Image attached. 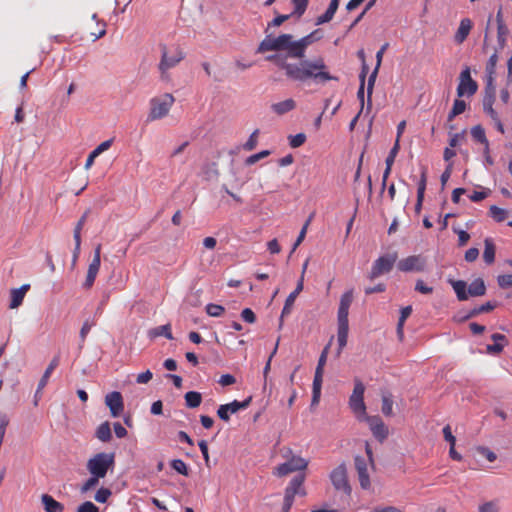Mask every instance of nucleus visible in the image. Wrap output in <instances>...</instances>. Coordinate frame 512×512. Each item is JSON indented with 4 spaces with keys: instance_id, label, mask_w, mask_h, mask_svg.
Listing matches in <instances>:
<instances>
[{
    "instance_id": "nucleus-50",
    "label": "nucleus",
    "mask_w": 512,
    "mask_h": 512,
    "mask_svg": "<svg viewBox=\"0 0 512 512\" xmlns=\"http://www.w3.org/2000/svg\"><path fill=\"white\" fill-rule=\"evenodd\" d=\"M495 99H483V110L484 112L489 115L492 119H497L498 117V114L497 112L493 109V103H494Z\"/></svg>"
},
{
    "instance_id": "nucleus-53",
    "label": "nucleus",
    "mask_w": 512,
    "mask_h": 512,
    "mask_svg": "<svg viewBox=\"0 0 512 512\" xmlns=\"http://www.w3.org/2000/svg\"><path fill=\"white\" fill-rule=\"evenodd\" d=\"M400 150V143H399V140L396 139L395 143H394V146L392 147V149L390 150L387 158H386V161H385V164L389 167V166H392L394 161H395V158L398 154Z\"/></svg>"
},
{
    "instance_id": "nucleus-40",
    "label": "nucleus",
    "mask_w": 512,
    "mask_h": 512,
    "mask_svg": "<svg viewBox=\"0 0 512 512\" xmlns=\"http://www.w3.org/2000/svg\"><path fill=\"white\" fill-rule=\"evenodd\" d=\"M309 0H292V4L294 5V11L291 15H296L297 17H301L308 6Z\"/></svg>"
},
{
    "instance_id": "nucleus-29",
    "label": "nucleus",
    "mask_w": 512,
    "mask_h": 512,
    "mask_svg": "<svg viewBox=\"0 0 512 512\" xmlns=\"http://www.w3.org/2000/svg\"><path fill=\"white\" fill-rule=\"evenodd\" d=\"M184 399H185V405L190 409L197 408L202 403V395L200 392H197V391L187 392L184 395Z\"/></svg>"
},
{
    "instance_id": "nucleus-44",
    "label": "nucleus",
    "mask_w": 512,
    "mask_h": 512,
    "mask_svg": "<svg viewBox=\"0 0 512 512\" xmlns=\"http://www.w3.org/2000/svg\"><path fill=\"white\" fill-rule=\"evenodd\" d=\"M206 313L212 317H220L224 312L225 308L222 305L210 303L206 306Z\"/></svg>"
},
{
    "instance_id": "nucleus-38",
    "label": "nucleus",
    "mask_w": 512,
    "mask_h": 512,
    "mask_svg": "<svg viewBox=\"0 0 512 512\" xmlns=\"http://www.w3.org/2000/svg\"><path fill=\"white\" fill-rule=\"evenodd\" d=\"M497 61H498V55H497V51H495L490 56L489 60L486 63V67H485L486 77H489V76L494 77L495 76Z\"/></svg>"
},
{
    "instance_id": "nucleus-11",
    "label": "nucleus",
    "mask_w": 512,
    "mask_h": 512,
    "mask_svg": "<svg viewBox=\"0 0 512 512\" xmlns=\"http://www.w3.org/2000/svg\"><path fill=\"white\" fill-rule=\"evenodd\" d=\"M364 392H365L364 384L362 383V381L360 379L355 378L353 393L349 399L350 407L355 413L361 412V413L365 414L366 406L364 403Z\"/></svg>"
},
{
    "instance_id": "nucleus-9",
    "label": "nucleus",
    "mask_w": 512,
    "mask_h": 512,
    "mask_svg": "<svg viewBox=\"0 0 512 512\" xmlns=\"http://www.w3.org/2000/svg\"><path fill=\"white\" fill-rule=\"evenodd\" d=\"M478 84L471 77L470 67L466 66L460 73L459 76V84L457 87V95L458 97H463L465 95L472 96L477 92Z\"/></svg>"
},
{
    "instance_id": "nucleus-16",
    "label": "nucleus",
    "mask_w": 512,
    "mask_h": 512,
    "mask_svg": "<svg viewBox=\"0 0 512 512\" xmlns=\"http://www.w3.org/2000/svg\"><path fill=\"white\" fill-rule=\"evenodd\" d=\"M105 404L109 407L110 413L113 417H119L124 411V401L122 394L118 391H113L106 395Z\"/></svg>"
},
{
    "instance_id": "nucleus-24",
    "label": "nucleus",
    "mask_w": 512,
    "mask_h": 512,
    "mask_svg": "<svg viewBox=\"0 0 512 512\" xmlns=\"http://www.w3.org/2000/svg\"><path fill=\"white\" fill-rule=\"evenodd\" d=\"M411 313H412L411 305L403 307L400 311V317H399V320L397 323V328H396L397 336L400 341H402L404 338V331H403L404 323H405L406 319L411 315Z\"/></svg>"
},
{
    "instance_id": "nucleus-7",
    "label": "nucleus",
    "mask_w": 512,
    "mask_h": 512,
    "mask_svg": "<svg viewBox=\"0 0 512 512\" xmlns=\"http://www.w3.org/2000/svg\"><path fill=\"white\" fill-rule=\"evenodd\" d=\"M396 261H397V253L396 252L390 253V254H385V255L379 257L377 260H375V262L371 268V271L368 275V278L370 280H374L383 274L389 273L393 269V266Z\"/></svg>"
},
{
    "instance_id": "nucleus-45",
    "label": "nucleus",
    "mask_w": 512,
    "mask_h": 512,
    "mask_svg": "<svg viewBox=\"0 0 512 512\" xmlns=\"http://www.w3.org/2000/svg\"><path fill=\"white\" fill-rule=\"evenodd\" d=\"M291 16V14L277 15L272 21L268 22L265 33H268L272 27H278L282 25L285 21L290 19Z\"/></svg>"
},
{
    "instance_id": "nucleus-15",
    "label": "nucleus",
    "mask_w": 512,
    "mask_h": 512,
    "mask_svg": "<svg viewBox=\"0 0 512 512\" xmlns=\"http://www.w3.org/2000/svg\"><path fill=\"white\" fill-rule=\"evenodd\" d=\"M365 420L373 433V436L382 443L389 435L388 427L380 416H366Z\"/></svg>"
},
{
    "instance_id": "nucleus-39",
    "label": "nucleus",
    "mask_w": 512,
    "mask_h": 512,
    "mask_svg": "<svg viewBox=\"0 0 512 512\" xmlns=\"http://www.w3.org/2000/svg\"><path fill=\"white\" fill-rule=\"evenodd\" d=\"M170 466L172 469H174L177 473L183 475V476H189V468L185 464L184 461L181 459H174L170 462Z\"/></svg>"
},
{
    "instance_id": "nucleus-23",
    "label": "nucleus",
    "mask_w": 512,
    "mask_h": 512,
    "mask_svg": "<svg viewBox=\"0 0 512 512\" xmlns=\"http://www.w3.org/2000/svg\"><path fill=\"white\" fill-rule=\"evenodd\" d=\"M483 260L486 264L491 265L495 261L496 246L492 238H485L484 240Z\"/></svg>"
},
{
    "instance_id": "nucleus-20",
    "label": "nucleus",
    "mask_w": 512,
    "mask_h": 512,
    "mask_svg": "<svg viewBox=\"0 0 512 512\" xmlns=\"http://www.w3.org/2000/svg\"><path fill=\"white\" fill-rule=\"evenodd\" d=\"M332 340H333V337H331L329 343L324 347V349L322 350V352L320 354V357H319V360H318V364H317V367H316V370H315V375H314V379L315 380H322L323 381L324 366H325L326 361H327V356H328V353H329V349H330V345H331Z\"/></svg>"
},
{
    "instance_id": "nucleus-57",
    "label": "nucleus",
    "mask_w": 512,
    "mask_h": 512,
    "mask_svg": "<svg viewBox=\"0 0 512 512\" xmlns=\"http://www.w3.org/2000/svg\"><path fill=\"white\" fill-rule=\"evenodd\" d=\"M476 450L479 454L484 456L490 462H493L497 459V455L493 451H491L488 447L477 446Z\"/></svg>"
},
{
    "instance_id": "nucleus-62",
    "label": "nucleus",
    "mask_w": 512,
    "mask_h": 512,
    "mask_svg": "<svg viewBox=\"0 0 512 512\" xmlns=\"http://www.w3.org/2000/svg\"><path fill=\"white\" fill-rule=\"evenodd\" d=\"M241 318L247 323H254L256 321V315L250 308H245L241 312Z\"/></svg>"
},
{
    "instance_id": "nucleus-59",
    "label": "nucleus",
    "mask_w": 512,
    "mask_h": 512,
    "mask_svg": "<svg viewBox=\"0 0 512 512\" xmlns=\"http://www.w3.org/2000/svg\"><path fill=\"white\" fill-rule=\"evenodd\" d=\"M497 282L500 288L507 289L509 287H512V275L506 274V275H499L497 278Z\"/></svg>"
},
{
    "instance_id": "nucleus-18",
    "label": "nucleus",
    "mask_w": 512,
    "mask_h": 512,
    "mask_svg": "<svg viewBox=\"0 0 512 512\" xmlns=\"http://www.w3.org/2000/svg\"><path fill=\"white\" fill-rule=\"evenodd\" d=\"M29 289V284H24L20 288L12 289L10 293L11 302L9 307L11 309L17 308L22 303L24 296L29 291Z\"/></svg>"
},
{
    "instance_id": "nucleus-36",
    "label": "nucleus",
    "mask_w": 512,
    "mask_h": 512,
    "mask_svg": "<svg viewBox=\"0 0 512 512\" xmlns=\"http://www.w3.org/2000/svg\"><path fill=\"white\" fill-rule=\"evenodd\" d=\"M489 215L498 223L503 222L507 217V211L496 205L490 206Z\"/></svg>"
},
{
    "instance_id": "nucleus-49",
    "label": "nucleus",
    "mask_w": 512,
    "mask_h": 512,
    "mask_svg": "<svg viewBox=\"0 0 512 512\" xmlns=\"http://www.w3.org/2000/svg\"><path fill=\"white\" fill-rule=\"evenodd\" d=\"M508 33H509V30L506 25H500V27H497V40H498L499 47L501 49H503L505 46L506 37H507Z\"/></svg>"
},
{
    "instance_id": "nucleus-1",
    "label": "nucleus",
    "mask_w": 512,
    "mask_h": 512,
    "mask_svg": "<svg viewBox=\"0 0 512 512\" xmlns=\"http://www.w3.org/2000/svg\"><path fill=\"white\" fill-rule=\"evenodd\" d=\"M291 58L288 52L283 54H272L265 57V60L275 64L279 69L285 71V75L292 81L306 83L309 80L315 84H325L330 80H338V77L327 71V66L322 57L314 60H299V63H288Z\"/></svg>"
},
{
    "instance_id": "nucleus-12",
    "label": "nucleus",
    "mask_w": 512,
    "mask_h": 512,
    "mask_svg": "<svg viewBox=\"0 0 512 512\" xmlns=\"http://www.w3.org/2000/svg\"><path fill=\"white\" fill-rule=\"evenodd\" d=\"M161 61L159 63V70L161 71L162 78L166 76V71L176 66L180 61L184 59V53L181 49L176 48L175 53L172 56H168L167 47L161 45Z\"/></svg>"
},
{
    "instance_id": "nucleus-6",
    "label": "nucleus",
    "mask_w": 512,
    "mask_h": 512,
    "mask_svg": "<svg viewBox=\"0 0 512 512\" xmlns=\"http://www.w3.org/2000/svg\"><path fill=\"white\" fill-rule=\"evenodd\" d=\"M323 37V32L321 29H316L310 34L302 37L301 39L294 41L292 39V47H291V54L292 58L299 59V60H307L305 58L306 49L308 46L313 44L316 41H319Z\"/></svg>"
},
{
    "instance_id": "nucleus-5",
    "label": "nucleus",
    "mask_w": 512,
    "mask_h": 512,
    "mask_svg": "<svg viewBox=\"0 0 512 512\" xmlns=\"http://www.w3.org/2000/svg\"><path fill=\"white\" fill-rule=\"evenodd\" d=\"M293 36L291 34H281L278 37H272V34H267L264 40L260 42L256 53H265L268 51H288V55L292 58Z\"/></svg>"
},
{
    "instance_id": "nucleus-4",
    "label": "nucleus",
    "mask_w": 512,
    "mask_h": 512,
    "mask_svg": "<svg viewBox=\"0 0 512 512\" xmlns=\"http://www.w3.org/2000/svg\"><path fill=\"white\" fill-rule=\"evenodd\" d=\"M115 465L114 453H97L90 458L87 462V470L93 476L100 479L104 478L109 470H112Z\"/></svg>"
},
{
    "instance_id": "nucleus-31",
    "label": "nucleus",
    "mask_w": 512,
    "mask_h": 512,
    "mask_svg": "<svg viewBox=\"0 0 512 512\" xmlns=\"http://www.w3.org/2000/svg\"><path fill=\"white\" fill-rule=\"evenodd\" d=\"M297 298L296 293H290L288 297L286 298L284 307L282 309V313L279 320V329L283 327V319L285 316L289 315L291 313L292 307L294 305L295 299Z\"/></svg>"
},
{
    "instance_id": "nucleus-52",
    "label": "nucleus",
    "mask_w": 512,
    "mask_h": 512,
    "mask_svg": "<svg viewBox=\"0 0 512 512\" xmlns=\"http://www.w3.org/2000/svg\"><path fill=\"white\" fill-rule=\"evenodd\" d=\"M100 478L91 475L90 478H88L84 484L81 486L80 491L81 493H86L89 490L95 488L99 484Z\"/></svg>"
},
{
    "instance_id": "nucleus-60",
    "label": "nucleus",
    "mask_w": 512,
    "mask_h": 512,
    "mask_svg": "<svg viewBox=\"0 0 512 512\" xmlns=\"http://www.w3.org/2000/svg\"><path fill=\"white\" fill-rule=\"evenodd\" d=\"M97 273L98 271L88 268L86 280L83 284L85 289H90L93 286Z\"/></svg>"
},
{
    "instance_id": "nucleus-37",
    "label": "nucleus",
    "mask_w": 512,
    "mask_h": 512,
    "mask_svg": "<svg viewBox=\"0 0 512 512\" xmlns=\"http://www.w3.org/2000/svg\"><path fill=\"white\" fill-rule=\"evenodd\" d=\"M91 210L90 209H87L84 214L81 216V218L79 219V221L77 222L75 228H74V240L75 241H78L81 242V231L83 229V226L87 220V217L88 215L90 214Z\"/></svg>"
},
{
    "instance_id": "nucleus-2",
    "label": "nucleus",
    "mask_w": 512,
    "mask_h": 512,
    "mask_svg": "<svg viewBox=\"0 0 512 512\" xmlns=\"http://www.w3.org/2000/svg\"><path fill=\"white\" fill-rule=\"evenodd\" d=\"M353 301V291L349 290L345 292L341 298L337 313V321H338V349H337V357L340 356L343 348L347 344L348 332H349V307Z\"/></svg>"
},
{
    "instance_id": "nucleus-30",
    "label": "nucleus",
    "mask_w": 512,
    "mask_h": 512,
    "mask_svg": "<svg viewBox=\"0 0 512 512\" xmlns=\"http://www.w3.org/2000/svg\"><path fill=\"white\" fill-rule=\"evenodd\" d=\"M95 436L102 442H109L112 439L110 423L108 421L103 422L96 429Z\"/></svg>"
},
{
    "instance_id": "nucleus-51",
    "label": "nucleus",
    "mask_w": 512,
    "mask_h": 512,
    "mask_svg": "<svg viewBox=\"0 0 512 512\" xmlns=\"http://www.w3.org/2000/svg\"><path fill=\"white\" fill-rule=\"evenodd\" d=\"M311 218H312V215L307 219V221L305 222V224L303 225L293 247H292V250L290 252V255L297 249V247L302 243V241L304 240L305 236H306V232H307V227L311 221Z\"/></svg>"
},
{
    "instance_id": "nucleus-26",
    "label": "nucleus",
    "mask_w": 512,
    "mask_h": 512,
    "mask_svg": "<svg viewBox=\"0 0 512 512\" xmlns=\"http://www.w3.org/2000/svg\"><path fill=\"white\" fill-rule=\"evenodd\" d=\"M498 305H499V303L497 301H488V302L482 304L481 306L475 307L472 310H470L467 313V317L466 318H474V317L478 316L481 313L491 312L496 307H498Z\"/></svg>"
},
{
    "instance_id": "nucleus-21",
    "label": "nucleus",
    "mask_w": 512,
    "mask_h": 512,
    "mask_svg": "<svg viewBox=\"0 0 512 512\" xmlns=\"http://www.w3.org/2000/svg\"><path fill=\"white\" fill-rule=\"evenodd\" d=\"M472 21L469 18H464L461 20L459 28L454 36V39L457 43H463L472 29Z\"/></svg>"
},
{
    "instance_id": "nucleus-33",
    "label": "nucleus",
    "mask_w": 512,
    "mask_h": 512,
    "mask_svg": "<svg viewBox=\"0 0 512 512\" xmlns=\"http://www.w3.org/2000/svg\"><path fill=\"white\" fill-rule=\"evenodd\" d=\"M471 135L475 141L483 144L484 146H488L489 141L486 137L484 128L480 124L472 127Z\"/></svg>"
},
{
    "instance_id": "nucleus-28",
    "label": "nucleus",
    "mask_w": 512,
    "mask_h": 512,
    "mask_svg": "<svg viewBox=\"0 0 512 512\" xmlns=\"http://www.w3.org/2000/svg\"><path fill=\"white\" fill-rule=\"evenodd\" d=\"M59 360L58 358H54L50 364L48 365L47 369L45 370L42 378L39 381L38 388L35 394V397L39 394V392L46 386L48 379L53 372V370L58 366Z\"/></svg>"
},
{
    "instance_id": "nucleus-42",
    "label": "nucleus",
    "mask_w": 512,
    "mask_h": 512,
    "mask_svg": "<svg viewBox=\"0 0 512 512\" xmlns=\"http://www.w3.org/2000/svg\"><path fill=\"white\" fill-rule=\"evenodd\" d=\"M230 404H222L217 409V416L225 422L230 420V413H234L232 408H230Z\"/></svg>"
},
{
    "instance_id": "nucleus-58",
    "label": "nucleus",
    "mask_w": 512,
    "mask_h": 512,
    "mask_svg": "<svg viewBox=\"0 0 512 512\" xmlns=\"http://www.w3.org/2000/svg\"><path fill=\"white\" fill-rule=\"evenodd\" d=\"M76 512H100L99 507L91 501H85L78 506Z\"/></svg>"
},
{
    "instance_id": "nucleus-17",
    "label": "nucleus",
    "mask_w": 512,
    "mask_h": 512,
    "mask_svg": "<svg viewBox=\"0 0 512 512\" xmlns=\"http://www.w3.org/2000/svg\"><path fill=\"white\" fill-rule=\"evenodd\" d=\"M354 462H355L356 471L358 473V479H359L360 486L363 489H368L371 485V482H370V477H369L368 470H367L366 459L362 456L357 455L354 458Z\"/></svg>"
},
{
    "instance_id": "nucleus-64",
    "label": "nucleus",
    "mask_w": 512,
    "mask_h": 512,
    "mask_svg": "<svg viewBox=\"0 0 512 512\" xmlns=\"http://www.w3.org/2000/svg\"><path fill=\"white\" fill-rule=\"evenodd\" d=\"M499 508L494 501L484 503L479 507V512H498Z\"/></svg>"
},
{
    "instance_id": "nucleus-35",
    "label": "nucleus",
    "mask_w": 512,
    "mask_h": 512,
    "mask_svg": "<svg viewBox=\"0 0 512 512\" xmlns=\"http://www.w3.org/2000/svg\"><path fill=\"white\" fill-rule=\"evenodd\" d=\"M393 399L392 395L390 393H386L382 395V407L381 411L385 416H392L393 415Z\"/></svg>"
},
{
    "instance_id": "nucleus-22",
    "label": "nucleus",
    "mask_w": 512,
    "mask_h": 512,
    "mask_svg": "<svg viewBox=\"0 0 512 512\" xmlns=\"http://www.w3.org/2000/svg\"><path fill=\"white\" fill-rule=\"evenodd\" d=\"M339 3H340V0H331L327 10L325 11L324 14H322L321 16H319L317 19H316V25H321V24H324V23H328L330 22L338 7H339Z\"/></svg>"
},
{
    "instance_id": "nucleus-55",
    "label": "nucleus",
    "mask_w": 512,
    "mask_h": 512,
    "mask_svg": "<svg viewBox=\"0 0 512 512\" xmlns=\"http://www.w3.org/2000/svg\"><path fill=\"white\" fill-rule=\"evenodd\" d=\"M289 140V144L292 148H298L305 143L306 135L304 133H298L294 136H289Z\"/></svg>"
},
{
    "instance_id": "nucleus-34",
    "label": "nucleus",
    "mask_w": 512,
    "mask_h": 512,
    "mask_svg": "<svg viewBox=\"0 0 512 512\" xmlns=\"http://www.w3.org/2000/svg\"><path fill=\"white\" fill-rule=\"evenodd\" d=\"M322 380H313V388H312V399L310 408L313 409L315 406L319 404L320 396H321V387H322Z\"/></svg>"
},
{
    "instance_id": "nucleus-10",
    "label": "nucleus",
    "mask_w": 512,
    "mask_h": 512,
    "mask_svg": "<svg viewBox=\"0 0 512 512\" xmlns=\"http://www.w3.org/2000/svg\"><path fill=\"white\" fill-rule=\"evenodd\" d=\"M427 266V260L422 255H411L398 261L397 268L401 272H423Z\"/></svg>"
},
{
    "instance_id": "nucleus-27",
    "label": "nucleus",
    "mask_w": 512,
    "mask_h": 512,
    "mask_svg": "<svg viewBox=\"0 0 512 512\" xmlns=\"http://www.w3.org/2000/svg\"><path fill=\"white\" fill-rule=\"evenodd\" d=\"M148 336L151 339H154V338L159 337V336H164L167 339L172 340L173 339V335L171 333V325L170 324H165V325H162V326H158V327L152 328V329H150L148 331Z\"/></svg>"
},
{
    "instance_id": "nucleus-43",
    "label": "nucleus",
    "mask_w": 512,
    "mask_h": 512,
    "mask_svg": "<svg viewBox=\"0 0 512 512\" xmlns=\"http://www.w3.org/2000/svg\"><path fill=\"white\" fill-rule=\"evenodd\" d=\"M494 77H486L485 95L483 99H495Z\"/></svg>"
},
{
    "instance_id": "nucleus-46",
    "label": "nucleus",
    "mask_w": 512,
    "mask_h": 512,
    "mask_svg": "<svg viewBox=\"0 0 512 512\" xmlns=\"http://www.w3.org/2000/svg\"><path fill=\"white\" fill-rule=\"evenodd\" d=\"M251 402H252V396H249L243 401L234 400L229 404H230V406H231L230 408H232L233 412L237 413L239 410L246 409L247 407H249Z\"/></svg>"
},
{
    "instance_id": "nucleus-32",
    "label": "nucleus",
    "mask_w": 512,
    "mask_h": 512,
    "mask_svg": "<svg viewBox=\"0 0 512 512\" xmlns=\"http://www.w3.org/2000/svg\"><path fill=\"white\" fill-rule=\"evenodd\" d=\"M305 480L304 474H298L296 475L290 482L289 486L285 490H292L294 494L300 493L302 495H305V490L300 491L301 486L303 485Z\"/></svg>"
},
{
    "instance_id": "nucleus-41",
    "label": "nucleus",
    "mask_w": 512,
    "mask_h": 512,
    "mask_svg": "<svg viewBox=\"0 0 512 512\" xmlns=\"http://www.w3.org/2000/svg\"><path fill=\"white\" fill-rule=\"evenodd\" d=\"M426 183H427V169L426 167L422 168L420 180L418 182V189H417V197L424 198L425 190H426Z\"/></svg>"
},
{
    "instance_id": "nucleus-25",
    "label": "nucleus",
    "mask_w": 512,
    "mask_h": 512,
    "mask_svg": "<svg viewBox=\"0 0 512 512\" xmlns=\"http://www.w3.org/2000/svg\"><path fill=\"white\" fill-rule=\"evenodd\" d=\"M295 107L296 102L290 98L282 102L272 104L271 109L278 115H284L285 113L295 109Z\"/></svg>"
},
{
    "instance_id": "nucleus-13",
    "label": "nucleus",
    "mask_w": 512,
    "mask_h": 512,
    "mask_svg": "<svg viewBox=\"0 0 512 512\" xmlns=\"http://www.w3.org/2000/svg\"><path fill=\"white\" fill-rule=\"evenodd\" d=\"M330 479L336 490H343L345 494H351V486L347 478V470L345 464L336 467L330 474Z\"/></svg>"
},
{
    "instance_id": "nucleus-54",
    "label": "nucleus",
    "mask_w": 512,
    "mask_h": 512,
    "mask_svg": "<svg viewBox=\"0 0 512 512\" xmlns=\"http://www.w3.org/2000/svg\"><path fill=\"white\" fill-rule=\"evenodd\" d=\"M112 495V492L108 488H100L95 494V500L99 503H106L109 497Z\"/></svg>"
},
{
    "instance_id": "nucleus-14",
    "label": "nucleus",
    "mask_w": 512,
    "mask_h": 512,
    "mask_svg": "<svg viewBox=\"0 0 512 512\" xmlns=\"http://www.w3.org/2000/svg\"><path fill=\"white\" fill-rule=\"evenodd\" d=\"M307 465H308V462L305 459H303L300 456L292 455L291 458L287 462L280 464L276 468V471H277L276 474L279 477L286 476L289 473L306 469Z\"/></svg>"
},
{
    "instance_id": "nucleus-3",
    "label": "nucleus",
    "mask_w": 512,
    "mask_h": 512,
    "mask_svg": "<svg viewBox=\"0 0 512 512\" xmlns=\"http://www.w3.org/2000/svg\"><path fill=\"white\" fill-rule=\"evenodd\" d=\"M448 283L453 287L459 301H466L470 296L478 297L486 294V285L482 278L475 279L469 286L464 280L448 279Z\"/></svg>"
},
{
    "instance_id": "nucleus-8",
    "label": "nucleus",
    "mask_w": 512,
    "mask_h": 512,
    "mask_svg": "<svg viewBox=\"0 0 512 512\" xmlns=\"http://www.w3.org/2000/svg\"><path fill=\"white\" fill-rule=\"evenodd\" d=\"M163 99L153 98L151 100V109L149 119L156 120L166 116L174 103L175 99L172 94L166 93Z\"/></svg>"
},
{
    "instance_id": "nucleus-61",
    "label": "nucleus",
    "mask_w": 512,
    "mask_h": 512,
    "mask_svg": "<svg viewBox=\"0 0 512 512\" xmlns=\"http://www.w3.org/2000/svg\"><path fill=\"white\" fill-rule=\"evenodd\" d=\"M415 291L422 294H432L433 287L427 286L422 280H417L415 284Z\"/></svg>"
},
{
    "instance_id": "nucleus-63",
    "label": "nucleus",
    "mask_w": 512,
    "mask_h": 512,
    "mask_svg": "<svg viewBox=\"0 0 512 512\" xmlns=\"http://www.w3.org/2000/svg\"><path fill=\"white\" fill-rule=\"evenodd\" d=\"M490 193V190H484V191H475L473 194L469 196L470 200L472 202H480L484 200L486 197H488Z\"/></svg>"
},
{
    "instance_id": "nucleus-48",
    "label": "nucleus",
    "mask_w": 512,
    "mask_h": 512,
    "mask_svg": "<svg viewBox=\"0 0 512 512\" xmlns=\"http://www.w3.org/2000/svg\"><path fill=\"white\" fill-rule=\"evenodd\" d=\"M100 265H101V244H98L95 247L94 257H93L92 262L89 264L88 268L99 271Z\"/></svg>"
},
{
    "instance_id": "nucleus-47",
    "label": "nucleus",
    "mask_w": 512,
    "mask_h": 512,
    "mask_svg": "<svg viewBox=\"0 0 512 512\" xmlns=\"http://www.w3.org/2000/svg\"><path fill=\"white\" fill-rule=\"evenodd\" d=\"M270 154H271V152L269 150L260 151L259 153H256V154H253V155L247 157L245 160V164L248 166L253 165V164L257 163L258 161H260L261 159L266 158Z\"/></svg>"
},
{
    "instance_id": "nucleus-19",
    "label": "nucleus",
    "mask_w": 512,
    "mask_h": 512,
    "mask_svg": "<svg viewBox=\"0 0 512 512\" xmlns=\"http://www.w3.org/2000/svg\"><path fill=\"white\" fill-rule=\"evenodd\" d=\"M41 502L43 504L45 512H63L64 505L56 501L51 495L43 494L41 496Z\"/></svg>"
},
{
    "instance_id": "nucleus-56",
    "label": "nucleus",
    "mask_w": 512,
    "mask_h": 512,
    "mask_svg": "<svg viewBox=\"0 0 512 512\" xmlns=\"http://www.w3.org/2000/svg\"><path fill=\"white\" fill-rule=\"evenodd\" d=\"M258 134H259V130L256 129L249 137V139L247 140V142L243 145V148L244 150L246 151H251L253 149H255V147L257 146V143H258Z\"/></svg>"
}]
</instances>
